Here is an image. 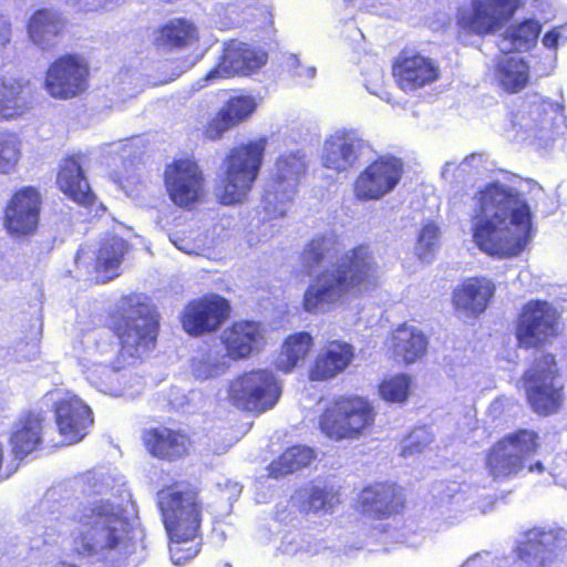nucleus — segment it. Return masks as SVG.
Wrapping results in <instances>:
<instances>
[{
  "instance_id": "nucleus-1",
  "label": "nucleus",
  "mask_w": 567,
  "mask_h": 567,
  "mask_svg": "<svg viewBox=\"0 0 567 567\" xmlns=\"http://www.w3.org/2000/svg\"><path fill=\"white\" fill-rule=\"evenodd\" d=\"M120 348L105 330L83 333L74 346L82 374L100 393L113 398L133 396L142 390V379L130 368L154 349L158 321L154 309L137 295L121 300L111 318Z\"/></svg>"
},
{
  "instance_id": "nucleus-2",
  "label": "nucleus",
  "mask_w": 567,
  "mask_h": 567,
  "mask_svg": "<svg viewBox=\"0 0 567 567\" xmlns=\"http://www.w3.org/2000/svg\"><path fill=\"white\" fill-rule=\"evenodd\" d=\"M546 193L535 181L517 187L491 183L480 189L471 216V234L475 246L498 258L519 256L536 234L534 209L544 204Z\"/></svg>"
},
{
  "instance_id": "nucleus-3",
  "label": "nucleus",
  "mask_w": 567,
  "mask_h": 567,
  "mask_svg": "<svg viewBox=\"0 0 567 567\" xmlns=\"http://www.w3.org/2000/svg\"><path fill=\"white\" fill-rule=\"evenodd\" d=\"M109 486L104 481L101 486L94 484L95 495L80 502L74 512L47 519L43 543H55L63 533L65 520L71 519L75 524L70 532L72 545L83 558L113 563L144 550V529L126 517L121 504L102 496Z\"/></svg>"
},
{
  "instance_id": "nucleus-4",
  "label": "nucleus",
  "mask_w": 567,
  "mask_h": 567,
  "mask_svg": "<svg viewBox=\"0 0 567 567\" xmlns=\"http://www.w3.org/2000/svg\"><path fill=\"white\" fill-rule=\"evenodd\" d=\"M379 266L368 246L360 245L338 257L308 285L302 309L311 315H324L347 303L375 286Z\"/></svg>"
},
{
  "instance_id": "nucleus-5",
  "label": "nucleus",
  "mask_w": 567,
  "mask_h": 567,
  "mask_svg": "<svg viewBox=\"0 0 567 567\" xmlns=\"http://www.w3.org/2000/svg\"><path fill=\"white\" fill-rule=\"evenodd\" d=\"M567 130L563 99L527 94L505 122L502 133L511 142L546 148Z\"/></svg>"
},
{
  "instance_id": "nucleus-6",
  "label": "nucleus",
  "mask_w": 567,
  "mask_h": 567,
  "mask_svg": "<svg viewBox=\"0 0 567 567\" xmlns=\"http://www.w3.org/2000/svg\"><path fill=\"white\" fill-rule=\"evenodd\" d=\"M158 505L171 539L172 561L183 565L199 553V543L195 540L200 525L197 495L169 487L158 493Z\"/></svg>"
},
{
  "instance_id": "nucleus-7",
  "label": "nucleus",
  "mask_w": 567,
  "mask_h": 567,
  "mask_svg": "<svg viewBox=\"0 0 567 567\" xmlns=\"http://www.w3.org/2000/svg\"><path fill=\"white\" fill-rule=\"evenodd\" d=\"M307 169L306 155L300 150L281 153L267 178L261 198L259 220L267 223L282 218L293 199L301 176Z\"/></svg>"
},
{
  "instance_id": "nucleus-8",
  "label": "nucleus",
  "mask_w": 567,
  "mask_h": 567,
  "mask_svg": "<svg viewBox=\"0 0 567 567\" xmlns=\"http://www.w3.org/2000/svg\"><path fill=\"white\" fill-rule=\"evenodd\" d=\"M267 140L259 137L234 147L224 161V178L217 190L223 205L241 203L260 171Z\"/></svg>"
},
{
  "instance_id": "nucleus-9",
  "label": "nucleus",
  "mask_w": 567,
  "mask_h": 567,
  "mask_svg": "<svg viewBox=\"0 0 567 567\" xmlns=\"http://www.w3.org/2000/svg\"><path fill=\"white\" fill-rule=\"evenodd\" d=\"M374 421L372 405L361 396H341L319 419L321 432L334 441L357 439Z\"/></svg>"
},
{
  "instance_id": "nucleus-10",
  "label": "nucleus",
  "mask_w": 567,
  "mask_h": 567,
  "mask_svg": "<svg viewBox=\"0 0 567 567\" xmlns=\"http://www.w3.org/2000/svg\"><path fill=\"white\" fill-rule=\"evenodd\" d=\"M523 386L533 410L543 415L555 413L563 401V383L551 354H542L523 377Z\"/></svg>"
},
{
  "instance_id": "nucleus-11",
  "label": "nucleus",
  "mask_w": 567,
  "mask_h": 567,
  "mask_svg": "<svg viewBox=\"0 0 567 567\" xmlns=\"http://www.w3.org/2000/svg\"><path fill=\"white\" fill-rule=\"evenodd\" d=\"M281 395V385L269 370L244 373L229 386L230 402L241 410L262 413L272 409Z\"/></svg>"
},
{
  "instance_id": "nucleus-12",
  "label": "nucleus",
  "mask_w": 567,
  "mask_h": 567,
  "mask_svg": "<svg viewBox=\"0 0 567 567\" xmlns=\"http://www.w3.org/2000/svg\"><path fill=\"white\" fill-rule=\"evenodd\" d=\"M566 546V528L544 525L525 532L516 542L514 551L526 567H556L558 550Z\"/></svg>"
},
{
  "instance_id": "nucleus-13",
  "label": "nucleus",
  "mask_w": 567,
  "mask_h": 567,
  "mask_svg": "<svg viewBox=\"0 0 567 567\" xmlns=\"http://www.w3.org/2000/svg\"><path fill=\"white\" fill-rule=\"evenodd\" d=\"M536 434L526 430L497 442L486 456V468L494 480L516 475L536 452Z\"/></svg>"
},
{
  "instance_id": "nucleus-14",
  "label": "nucleus",
  "mask_w": 567,
  "mask_h": 567,
  "mask_svg": "<svg viewBox=\"0 0 567 567\" xmlns=\"http://www.w3.org/2000/svg\"><path fill=\"white\" fill-rule=\"evenodd\" d=\"M368 147V142L358 130L338 127L324 137L320 163L334 173H348L359 163Z\"/></svg>"
},
{
  "instance_id": "nucleus-15",
  "label": "nucleus",
  "mask_w": 567,
  "mask_h": 567,
  "mask_svg": "<svg viewBox=\"0 0 567 567\" xmlns=\"http://www.w3.org/2000/svg\"><path fill=\"white\" fill-rule=\"evenodd\" d=\"M267 60L265 50L238 40H230L225 44L218 64L198 82V89L220 79L255 73L266 64Z\"/></svg>"
},
{
  "instance_id": "nucleus-16",
  "label": "nucleus",
  "mask_w": 567,
  "mask_h": 567,
  "mask_svg": "<svg viewBox=\"0 0 567 567\" xmlns=\"http://www.w3.org/2000/svg\"><path fill=\"white\" fill-rule=\"evenodd\" d=\"M520 0H472L458 14L462 30L486 35L499 30L515 13Z\"/></svg>"
},
{
  "instance_id": "nucleus-17",
  "label": "nucleus",
  "mask_w": 567,
  "mask_h": 567,
  "mask_svg": "<svg viewBox=\"0 0 567 567\" xmlns=\"http://www.w3.org/2000/svg\"><path fill=\"white\" fill-rule=\"evenodd\" d=\"M89 74V64L83 56L66 54L49 66L44 87L54 99H72L86 90Z\"/></svg>"
},
{
  "instance_id": "nucleus-18",
  "label": "nucleus",
  "mask_w": 567,
  "mask_h": 567,
  "mask_svg": "<svg viewBox=\"0 0 567 567\" xmlns=\"http://www.w3.org/2000/svg\"><path fill=\"white\" fill-rule=\"evenodd\" d=\"M403 173L402 162L382 156L368 165L353 183L354 197L360 202L379 200L394 190Z\"/></svg>"
},
{
  "instance_id": "nucleus-19",
  "label": "nucleus",
  "mask_w": 567,
  "mask_h": 567,
  "mask_svg": "<svg viewBox=\"0 0 567 567\" xmlns=\"http://www.w3.org/2000/svg\"><path fill=\"white\" fill-rule=\"evenodd\" d=\"M558 315L546 301H529L522 310L516 327L520 348L530 349L546 344L557 334Z\"/></svg>"
},
{
  "instance_id": "nucleus-20",
  "label": "nucleus",
  "mask_w": 567,
  "mask_h": 567,
  "mask_svg": "<svg viewBox=\"0 0 567 567\" xmlns=\"http://www.w3.org/2000/svg\"><path fill=\"white\" fill-rule=\"evenodd\" d=\"M42 196L33 186L16 190L4 208L3 226L12 237H29L37 233Z\"/></svg>"
},
{
  "instance_id": "nucleus-21",
  "label": "nucleus",
  "mask_w": 567,
  "mask_h": 567,
  "mask_svg": "<svg viewBox=\"0 0 567 567\" xmlns=\"http://www.w3.org/2000/svg\"><path fill=\"white\" fill-rule=\"evenodd\" d=\"M165 185L174 204L188 207L203 196V172L192 158L176 159L165 168Z\"/></svg>"
},
{
  "instance_id": "nucleus-22",
  "label": "nucleus",
  "mask_w": 567,
  "mask_h": 567,
  "mask_svg": "<svg viewBox=\"0 0 567 567\" xmlns=\"http://www.w3.org/2000/svg\"><path fill=\"white\" fill-rule=\"evenodd\" d=\"M229 315L226 299L212 295L189 302L182 317L184 330L193 336L217 330Z\"/></svg>"
},
{
  "instance_id": "nucleus-23",
  "label": "nucleus",
  "mask_w": 567,
  "mask_h": 567,
  "mask_svg": "<svg viewBox=\"0 0 567 567\" xmlns=\"http://www.w3.org/2000/svg\"><path fill=\"white\" fill-rule=\"evenodd\" d=\"M55 420L60 434L68 443H76L86 435L93 423L92 410L78 395L56 393Z\"/></svg>"
},
{
  "instance_id": "nucleus-24",
  "label": "nucleus",
  "mask_w": 567,
  "mask_h": 567,
  "mask_svg": "<svg viewBox=\"0 0 567 567\" xmlns=\"http://www.w3.org/2000/svg\"><path fill=\"white\" fill-rule=\"evenodd\" d=\"M127 250L128 244L123 238L112 235L103 238L95 251L81 248L76 254L75 261L81 267L94 257L95 280L106 282L120 276Z\"/></svg>"
},
{
  "instance_id": "nucleus-25",
  "label": "nucleus",
  "mask_w": 567,
  "mask_h": 567,
  "mask_svg": "<svg viewBox=\"0 0 567 567\" xmlns=\"http://www.w3.org/2000/svg\"><path fill=\"white\" fill-rule=\"evenodd\" d=\"M393 78L404 92H412L439 79V66L431 59L412 52H402L393 63Z\"/></svg>"
},
{
  "instance_id": "nucleus-26",
  "label": "nucleus",
  "mask_w": 567,
  "mask_h": 567,
  "mask_svg": "<svg viewBox=\"0 0 567 567\" xmlns=\"http://www.w3.org/2000/svg\"><path fill=\"white\" fill-rule=\"evenodd\" d=\"M221 341L227 350V359H244L264 347L265 329L255 321H237L223 331Z\"/></svg>"
},
{
  "instance_id": "nucleus-27",
  "label": "nucleus",
  "mask_w": 567,
  "mask_h": 567,
  "mask_svg": "<svg viewBox=\"0 0 567 567\" xmlns=\"http://www.w3.org/2000/svg\"><path fill=\"white\" fill-rule=\"evenodd\" d=\"M401 506V493L393 484L378 483L368 486L358 496L360 512L370 518H388Z\"/></svg>"
},
{
  "instance_id": "nucleus-28",
  "label": "nucleus",
  "mask_w": 567,
  "mask_h": 567,
  "mask_svg": "<svg viewBox=\"0 0 567 567\" xmlns=\"http://www.w3.org/2000/svg\"><path fill=\"white\" fill-rule=\"evenodd\" d=\"M354 348L342 340L328 341L318 353L312 368L310 379L327 381L342 373L354 359Z\"/></svg>"
},
{
  "instance_id": "nucleus-29",
  "label": "nucleus",
  "mask_w": 567,
  "mask_h": 567,
  "mask_svg": "<svg viewBox=\"0 0 567 567\" xmlns=\"http://www.w3.org/2000/svg\"><path fill=\"white\" fill-rule=\"evenodd\" d=\"M65 25L66 20L60 12L52 9H40L28 21V37L39 49L50 50L58 44Z\"/></svg>"
},
{
  "instance_id": "nucleus-30",
  "label": "nucleus",
  "mask_w": 567,
  "mask_h": 567,
  "mask_svg": "<svg viewBox=\"0 0 567 567\" xmlns=\"http://www.w3.org/2000/svg\"><path fill=\"white\" fill-rule=\"evenodd\" d=\"M495 291L494 284L485 277L466 279L453 292L456 309L470 316L484 312Z\"/></svg>"
},
{
  "instance_id": "nucleus-31",
  "label": "nucleus",
  "mask_w": 567,
  "mask_h": 567,
  "mask_svg": "<svg viewBox=\"0 0 567 567\" xmlns=\"http://www.w3.org/2000/svg\"><path fill=\"white\" fill-rule=\"evenodd\" d=\"M386 347L395 361L412 364L425 354L427 339L419 328L402 324L394 330Z\"/></svg>"
},
{
  "instance_id": "nucleus-32",
  "label": "nucleus",
  "mask_w": 567,
  "mask_h": 567,
  "mask_svg": "<svg viewBox=\"0 0 567 567\" xmlns=\"http://www.w3.org/2000/svg\"><path fill=\"white\" fill-rule=\"evenodd\" d=\"M56 183L60 190L73 202L84 206L93 203L94 196L83 175L80 157L73 156L62 162Z\"/></svg>"
},
{
  "instance_id": "nucleus-33",
  "label": "nucleus",
  "mask_w": 567,
  "mask_h": 567,
  "mask_svg": "<svg viewBox=\"0 0 567 567\" xmlns=\"http://www.w3.org/2000/svg\"><path fill=\"white\" fill-rule=\"evenodd\" d=\"M144 442L154 456L165 460L179 458L189 447V440L185 434L166 427L146 432Z\"/></svg>"
},
{
  "instance_id": "nucleus-34",
  "label": "nucleus",
  "mask_w": 567,
  "mask_h": 567,
  "mask_svg": "<svg viewBox=\"0 0 567 567\" xmlns=\"http://www.w3.org/2000/svg\"><path fill=\"white\" fill-rule=\"evenodd\" d=\"M494 78L508 93L524 90L530 80V68L524 58L501 55L494 65Z\"/></svg>"
},
{
  "instance_id": "nucleus-35",
  "label": "nucleus",
  "mask_w": 567,
  "mask_h": 567,
  "mask_svg": "<svg viewBox=\"0 0 567 567\" xmlns=\"http://www.w3.org/2000/svg\"><path fill=\"white\" fill-rule=\"evenodd\" d=\"M30 106L27 84L13 76H0V120L22 116Z\"/></svg>"
},
{
  "instance_id": "nucleus-36",
  "label": "nucleus",
  "mask_w": 567,
  "mask_h": 567,
  "mask_svg": "<svg viewBox=\"0 0 567 567\" xmlns=\"http://www.w3.org/2000/svg\"><path fill=\"white\" fill-rule=\"evenodd\" d=\"M12 452L17 458H23L42 443V419L29 413L14 424L10 437Z\"/></svg>"
},
{
  "instance_id": "nucleus-37",
  "label": "nucleus",
  "mask_w": 567,
  "mask_h": 567,
  "mask_svg": "<svg viewBox=\"0 0 567 567\" xmlns=\"http://www.w3.org/2000/svg\"><path fill=\"white\" fill-rule=\"evenodd\" d=\"M339 239L333 233L315 236L303 248L300 262L303 271L311 276L324 261L337 256Z\"/></svg>"
},
{
  "instance_id": "nucleus-38",
  "label": "nucleus",
  "mask_w": 567,
  "mask_h": 567,
  "mask_svg": "<svg viewBox=\"0 0 567 567\" xmlns=\"http://www.w3.org/2000/svg\"><path fill=\"white\" fill-rule=\"evenodd\" d=\"M540 23L535 19H527L506 29L498 40V48L503 53L511 51H528L539 37Z\"/></svg>"
},
{
  "instance_id": "nucleus-39",
  "label": "nucleus",
  "mask_w": 567,
  "mask_h": 567,
  "mask_svg": "<svg viewBox=\"0 0 567 567\" xmlns=\"http://www.w3.org/2000/svg\"><path fill=\"white\" fill-rule=\"evenodd\" d=\"M312 344V337L308 332L302 331L289 336L276 358V368L286 373L292 371L305 361Z\"/></svg>"
},
{
  "instance_id": "nucleus-40",
  "label": "nucleus",
  "mask_w": 567,
  "mask_h": 567,
  "mask_svg": "<svg viewBox=\"0 0 567 567\" xmlns=\"http://www.w3.org/2000/svg\"><path fill=\"white\" fill-rule=\"evenodd\" d=\"M228 359L219 348H212L197 353L190 363L193 375L198 380L217 378L226 372Z\"/></svg>"
},
{
  "instance_id": "nucleus-41",
  "label": "nucleus",
  "mask_w": 567,
  "mask_h": 567,
  "mask_svg": "<svg viewBox=\"0 0 567 567\" xmlns=\"http://www.w3.org/2000/svg\"><path fill=\"white\" fill-rule=\"evenodd\" d=\"M315 458V451L308 446H292L286 450L278 460L270 463L269 476L278 478L308 466Z\"/></svg>"
},
{
  "instance_id": "nucleus-42",
  "label": "nucleus",
  "mask_w": 567,
  "mask_h": 567,
  "mask_svg": "<svg viewBox=\"0 0 567 567\" xmlns=\"http://www.w3.org/2000/svg\"><path fill=\"white\" fill-rule=\"evenodd\" d=\"M297 497L302 501V508L312 513H331L340 503L339 494L333 487L311 486L300 491Z\"/></svg>"
},
{
  "instance_id": "nucleus-43",
  "label": "nucleus",
  "mask_w": 567,
  "mask_h": 567,
  "mask_svg": "<svg viewBox=\"0 0 567 567\" xmlns=\"http://www.w3.org/2000/svg\"><path fill=\"white\" fill-rule=\"evenodd\" d=\"M196 38V28L184 19H177L165 24L156 34L155 43L158 47H184Z\"/></svg>"
},
{
  "instance_id": "nucleus-44",
  "label": "nucleus",
  "mask_w": 567,
  "mask_h": 567,
  "mask_svg": "<svg viewBox=\"0 0 567 567\" xmlns=\"http://www.w3.org/2000/svg\"><path fill=\"white\" fill-rule=\"evenodd\" d=\"M21 141L17 134L0 130V174L13 173L21 159Z\"/></svg>"
},
{
  "instance_id": "nucleus-45",
  "label": "nucleus",
  "mask_w": 567,
  "mask_h": 567,
  "mask_svg": "<svg viewBox=\"0 0 567 567\" xmlns=\"http://www.w3.org/2000/svg\"><path fill=\"white\" fill-rule=\"evenodd\" d=\"M233 4L229 14L224 16L229 6H215L210 16L214 24L219 29H229L239 25L243 21V13L246 9L254 7L258 0H229Z\"/></svg>"
},
{
  "instance_id": "nucleus-46",
  "label": "nucleus",
  "mask_w": 567,
  "mask_h": 567,
  "mask_svg": "<svg viewBox=\"0 0 567 567\" xmlns=\"http://www.w3.org/2000/svg\"><path fill=\"white\" fill-rule=\"evenodd\" d=\"M483 164V155L473 153L460 163L447 162L442 169V177L450 182L465 181L466 176L478 173Z\"/></svg>"
},
{
  "instance_id": "nucleus-47",
  "label": "nucleus",
  "mask_w": 567,
  "mask_h": 567,
  "mask_svg": "<svg viewBox=\"0 0 567 567\" xmlns=\"http://www.w3.org/2000/svg\"><path fill=\"white\" fill-rule=\"evenodd\" d=\"M440 240V228L434 221L425 223L417 236L414 247L415 255L423 262H431Z\"/></svg>"
},
{
  "instance_id": "nucleus-48",
  "label": "nucleus",
  "mask_w": 567,
  "mask_h": 567,
  "mask_svg": "<svg viewBox=\"0 0 567 567\" xmlns=\"http://www.w3.org/2000/svg\"><path fill=\"white\" fill-rule=\"evenodd\" d=\"M411 380L405 374L386 378L379 385L381 398L388 402L402 403L408 399Z\"/></svg>"
},
{
  "instance_id": "nucleus-49",
  "label": "nucleus",
  "mask_w": 567,
  "mask_h": 567,
  "mask_svg": "<svg viewBox=\"0 0 567 567\" xmlns=\"http://www.w3.org/2000/svg\"><path fill=\"white\" fill-rule=\"evenodd\" d=\"M257 102L252 96L239 95L228 100L221 110L236 126L247 120L255 112Z\"/></svg>"
},
{
  "instance_id": "nucleus-50",
  "label": "nucleus",
  "mask_w": 567,
  "mask_h": 567,
  "mask_svg": "<svg viewBox=\"0 0 567 567\" xmlns=\"http://www.w3.org/2000/svg\"><path fill=\"white\" fill-rule=\"evenodd\" d=\"M171 243L187 255H199L205 248V240L198 231L189 230L188 234L176 230L169 235Z\"/></svg>"
},
{
  "instance_id": "nucleus-51",
  "label": "nucleus",
  "mask_w": 567,
  "mask_h": 567,
  "mask_svg": "<svg viewBox=\"0 0 567 567\" xmlns=\"http://www.w3.org/2000/svg\"><path fill=\"white\" fill-rule=\"evenodd\" d=\"M432 442V435L426 427L413 430L402 442L401 454L412 456L423 451Z\"/></svg>"
},
{
  "instance_id": "nucleus-52",
  "label": "nucleus",
  "mask_w": 567,
  "mask_h": 567,
  "mask_svg": "<svg viewBox=\"0 0 567 567\" xmlns=\"http://www.w3.org/2000/svg\"><path fill=\"white\" fill-rule=\"evenodd\" d=\"M323 548L324 546L321 540H298L296 536H286L280 545L281 551L287 555H296L299 551L316 555L319 554Z\"/></svg>"
},
{
  "instance_id": "nucleus-53",
  "label": "nucleus",
  "mask_w": 567,
  "mask_h": 567,
  "mask_svg": "<svg viewBox=\"0 0 567 567\" xmlns=\"http://www.w3.org/2000/svg\"><path fill=\"white\" fill-rule=\"evenodd\" d=\"M235 125L220 109L219 112L208 122L205 127L204 135L210 141L220 138L224 133L234 127Z\"/></svg>"
},
{
  "instance_id": "nucleus-54",
  "label": "nucleus",
  "mask_w": 567,
  "mask_h": 567,
  "mask_svg": "<svg viewBox=\"0 0 567 567\" xmlns=\"http://www.w3.org/2000/svg\"><path fill=\"white\" fill-rule=\"evenodd\" d=\"M367 90L389 102V93L382 90L384 82V72L379 65H373L371 70L364 73Z\"/></svg>"
},
{
  "instance_id": "nucleus-55",
  "label": "nucleus",
  "mask_w": 567,
  "mask_h": 567,
  "mask_svg": "<svg viewBox=\"0 0 567 567\" xmlns=\"http://www.w3.org/2000/svg\"><path fill=\"white\" fill-rule=\"evenodd\" d=\"M485 375L472 369H462L456 377V384L461 390L476 392L484 383Z\"/></svg>"
},
{
  "instance_id": "nucleus-56",
  "label": "nucleus",
  "mask_w": 567,
  "mask_h": 567,
  "mask_svg": "<svg viewBox=\"0 0 567 567\" xmlns=\"http://www.w3.org/2000/svg\"><path fill=\"white\" fill-rule=\"evenodd\" d=\"M374 536H378L379 540L383 544H388L390 542L393 543H408L409 545H414L413 542H409L405 537L403 530L393 527L389 523H379L374 527Z\"/></svg>"
},
{
  "instance_id": "nucleus-57",
  "label": "nucleus",
  "mask_w": 567,
  "mask_h": 567,
  "mask_svg": "<svg viewBox=\"0 0 567 567\" xmlns=\"http://www.w3.org/2000/svg\"><path fill=\"white\" fill-rule=\"evenodd\" d=\"M567 42V25H558L546 32L542 39L543 45L548 50L556 51Z\"/></svg>"
},
{
  "instance_id": "nucleus-58",
  "label": "nucleus",
  "mask_w": 567,
  "mask_h": 567,
  "mask_svg": "<svg viewBox=\"0 0 567 567\" xmlns=\"http://www.w3.org/2000/svg\"><path fill=\"white\" fill-rule=\"evenodd\" d=\"M121 0H76L75 4L83 12H106L113 10Z\"/></svg>"
},
{
  "instance_id": "nucleus-59",
  "label": "nucleus",
  "mask_w": 567,
  "mask_h": 567,
  "mask_svg": "<svg viewBox=\"0 0 567 567\" xmlns=\"http://www.w3.org/2000/svg\"><path fill=\"white\" fill-rule=\"evenodd\" d=\"M497 559L491 553L484 551L470 557L461 567H498Z\"/></svg>"
},
{
  "instance_id": "nucleus-60",
  "label": "nucleus",
  "mask_w": 567,
  "mask_h": 567,
  "mask_svg": "<svg viewBox=\"0 0 567 567\" xmlns=\"http://www.w3.org/2000/svg\"><path fill=\"white\" fill-rule=\"evenodd\" d=\"M12 35L11 22L8 18L0 14V50L10 43Z\"/></svg>"
},
{
  "instance_id": "nucleus-61",
  "label": "nucleus",
  "mask_w": 567,
  "mask_h": 567,
  "mask_svg": "<svg viewBox=\"0 0 567 567\" xmlns=\"http://www.w3.org/2000/svg\"><path fill=\"white\" fill-rule=\"evenodd\" d=\"M528 472L529 473H537V474H544L545 472H548V477L544 480L545 484H554L557 483L556 475L553 473L551 470H547L543 462L537 461L535 463H530L528 465Z\"/></svg>"
},
{
  "instance_id": "nucleus-62",
  "label": "nucleus",
  "mask_w": 567,
  "mask_h": 567,
  "mask_svg": "<svg viewBox=\"0 0 567 567\" xmlns=\"http://www.w3.org/2000/svg\"><path fill=\"white\" fill-rule=\"evenodd\" d=\"M347 6H351L362 11H371L377 8L378 0H343Z\"/></svg>"
},
{
  "instance_id": "nucleus-63",
  "label": "nucleus",
  "mask_w": 567,
  "mask_h": 567,
  "mask_svg": "<svg viewBox=\"0 0 567 567\" xmlns=\"http://www.w3.org/2000/svg\"><path fill=\"white\" fill-rule=\"evenodd\" d=\"M295 76L298 78L301 82L310 81L316 76V68L305 66L301 64L299 71H295Z\"/></svg>"
},
{
  "instance_id": "nucleus-64",
  "label": "nucleus",
  "mask_w": 567,
  "mask_h": 567,
  "mask_svg": "<svg viewBox=\"0 0 567 567\" xmlns=\"http://www.w3.org/2000/svg\"><path fill=\"white\" fill-rule=\"evenodd\" d=\"M285 65L288 71L295 76V71H299L301 68V62L295 54H289L286 56Z\"/></svg>"
}]
</instances>
